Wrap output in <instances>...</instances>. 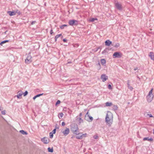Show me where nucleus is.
Listing matches in <instances>:
<instances>
[{
	"mask_svg": "<svg viewBox=\"0 0 154 154\" xmlns=\"http://www.w3.org/2000/svg\"><path fill=\"white\" fill-rule=\"evenodd\" d=\"M112 44V42L109 40H107L105 42V44L106 45L109 46Z\"/></svg>",
	"mask_w": 154,
	"mask_h": 154,
	"instance_id": "nucleus-14",
	"label": "nucleus"
},
{
	"mask_svg": "<svg viewBox=\"0 0 154 154\" xmlns=\"http://www.w3.org/2000/svg\"><path fill=\"white\" fill-rule=\"evenodd\" d=\"M109 49L106 48L102 52V54H104V53L107 52L109 51Z\"/></svg>",
	"mask_w": 154,
	"mask_h": 154,
	"instance_id": "nucleus-28",
	"label": "nucleus"
},
{
	"mask_svg": "<svg viewBox=\"0 0 154 154\" xmlns=\"http://www.w3.org/2000/svg\"><path fill=\"white\" fill-rule=\"evenodd\" d=\"M153 134H154V129L153 130Z\"/></svg>",
	"mask_w": 154,
	"mask_h": 154,
	"instance_id": "nucleus-52",
	"label": "nucleus"
},
{
	"mask_svg": "<svg viewBox=\"0 0 154 154\" xmlns=\"http://www.w3.org/2000/svg\"><path fill=\"white\" fill-rule=\"evenodd\" d=\"M112 109L114 111L118 109V107L116 105H113V106Z\"/></svg>",
	"mask_w": 154,
	"mask_h": 154,
	"instance_id": "nucleus-23",
	"label": "nucleus"
},
{
	"mask_svg": "<svg viewBox=\"0 0 154 154\" xmlns=\"http://www.w3.org/2000/svg\"><path fill=\"white\" fill-rule=\"evenodd\" d=\"M137 78L139 79V78L138 77H137Z\"/></svg>",
	"mask_w": 154,
	"mask_h": 154,
	"instance_id": "nucleus-54",
	"label": "nucleus"
},
{
	"mask_svg": "<svg viewBox=\"0 0 154 154\" xmlns=\"http://www.w3.org/2000/svg\"><path fill=\"white\" fill-rule=\"evenodd\" d=\"M43 94V93L41 94H38L36 95V96H34L33 98V100H35L37 97H39L42 95Z\"/></svg>",
	"mask_w": 154,
	"mask_h": 154,
	"instance_id": "nucleus-21",
	"label": "nucleus"
},
{
	"mask_svg": "<svg viewBox=\"0 0 154 154\" xmlns=\"http://www.w3.org/2000/svg\"><path fill=\"white\" fill-rule=\"evenodd\" d=\"M23 94V93L20 92H18L17 95V97L18 98L20 99L21 98V96Z\"/></svg>",
	"mask_w": 154,
	"mask_h": 154,
	"instance_id": "nucleus-17",
	"label": "nucleus"
},
{
	"mask_svg": "<svg viewBox=\"0 0 154 154\" xmlns=\"http://www.w3.org/2000/svg\"><path fill=\"white\" fill-rule=\"evenodd\" d=\"M129 82H130V81L129 80H128V83H127L128 88L130 90H133V88L129 84Z\"/></svg>",
	"mask_w": 154,
	"mask_h": 154,
	"instance_id": "nucleus-19",
	"label": "nucleus"
},
{
	"mask_svg": "<svg viewBox=\"0 0 154 154\" xmlns=\"http://www.w3.org/2000/svg\"><path fill=\"white\" fill-rule=\"evenodd\" d=\"M71 63L70 62H68V63Z\"/></svg>",
	"mask_w": 154,
	"mask_h": 154,
	"instance_id": "nucleus-53",
	"label": "nucleus"
},
{
	"mask_svg": "<svg viewBox=\"0 0 154 154\" xmlns=\"http://www.w3.org/2000/svg\"><path fill=\"white\" fill-rule=\"evenodd\" d=\"M87 134L85 133V134H81V135L82 136V139L84 137H86L87 136Z\"/></svg>",
	"mask_w": 154,
	"mask_h": 154,
	"instance_id": "nucleus-36",
	"label": "nucleus"
},
{
	"mask_svg": "<svg viewBox=\"0 0 154 154\" xmlns=\"http://www.w3.org/2000/svg\"><path fill=\"white\" fill-rule=\"evenodd\" d=\"M147 115L149 116V117H152L153 116H152L151 114H148Z\"/></svg>",
	"mask_w": 154,
	"mask_h": 154,
	"instance_id": "nucleus-44",
	"label": "nucleus"
},
{
	"mask_svg": "<svg viewBox=\"0 0 154 154\" xmlns=\"http://www.w3.org/2000/svg\"><path fill=\"white\" fill-rule=\"evenodd\" d=\"M67 26V25L64 24L60 26V28L61 29H64V27Z\"/></svg>",
	"mask_w": 154,
	"mask_h": 154,
	"instance_id": "nucleus-32",
	"label": "nucleus"
},
{
	"mask_svg": "<svg viewBox=\"0 0 154 154\" xmlns=\"http://www.w3.org/2000/svg\"><path fill=\"white\" fill-rule=\"evenodd\" d=\"M93 138L95 139H97L98 138V137L97 135H94L93 136Z\"/></svg>",
	"mask_w": 154,
	"mask_h": 154,
	"instance_id": "nucleus-40",
	"label": "nucleus"
},
{
	"mask_svg": "<svg viewBox=\"0 0 154 154\" xmlns=\"http://www.w3.org/2000/svg\"><path fill=\"white\" fill-rule=\"evenodd\" d=\"M66 41H67V40L65 39H64L63 40V41L64 42H66Z\"/></svg>",
	"mask_w": 154,
	"mask_h": 154,
	"instance_id": "nucleus-48",
	"label": "nucleus"
},
{
	"mask_svg": "<svg viewBox=\"0 0 154 154\" xmlns=\"http://www.w3.org/2000/svg\"><path fill=\"white\" fill-rule=\"evenodd\" d=\"M76 118V120L79 124H80L81 123L83 122V120L81 118H79L78 116H77Z\"/></svg>",
	"mask_w": 154,
	"mask_h": 154,
	"instance_id": "nucleus-11",
	"label": "nucleus"
},
{
	"mask_svg": "<svg viewBox=\"0 0 154 154\" xmlns=\"http://www.w3.org/2000/svg\"><path fill=\"white\" fill-rule=\"evenodd\" d=\"M53 133H52V132H50L49 133L50 135V137L51 138H52L53 137Z\"/></svg>",
	"mask_w": 154,
	"mask_h": 154,
	"instance_id": "nucleus-34",
	"label": "nucleus"
},
{
	"mask_svg": "<svg viewBox=\"0 0 154 154\" xmlns=\"http://www.w3.org/2000/svg\"><path fill=\"white\" fill-rule=\"evenodd\" d=\"M35 22H36V21H33L32 22L31 24L32 25H33V24H34Z\"/></svg>",
	"mask_w": 154,
	"mask_h": 154,
	"instance_id": "nucleus-45",
	"label": "nucleus"
},
{
	"mask_svg": "<svg viewBox=\"0 0 154 154\" xmlns=\"http://www.w3.org/2000/svg\"><path fill=\"white\" fill-rule=\"evenodd\" d=\"M48 151L49 152H52L53 151V148H51L50 147H48Z\"/></svg>",
	"mask_w": 154,
	"mask_h": 154,
	"instance_id": "nucleus-29",
	"label": "nucleus"
},
{
	"mask_svg": "<svg viewBox=\"0 0 154 154\" xmlns=\"http://www.w3.org/2000/svg\"><path fill=\"white\" fill-rule=\"evenodd\" d=\"M115 5L116 8L119 10H122V5L121 4L119 3V2H117L115 3Z\"/></svg>",
	"mask_w": 154,
	"mask_h": 154,
	"instance_id": "nucleus-6",
	"label": "nucleus"
},
{
	"mask_svg": "<svg viewBox=\"0 0 154 154\" xmlns=\"http://www.w3.org/2000/svg\"><path fill=\"white\" fill-rule=\"evenodd\" d=\"M149 56L150 57L151 59L154 60V54L152 52H150L149 55Z\"/></svg>",
	"mask_w": 154,
	"mask_h": 154,
	"instance_id": "nucleus-13",
	"label": "nucleus"
},
{
	"mask_svg": "<svg viewBox=\"0 0 154 154\" xmlns=\"http://www.w3.org/2000/svg\"><path fill=\"white\" fill-rule=\"evenodd\" d=\"M121 56V53L119 52H115L113 55V58H120Z\"/></svg>",
	"mask_w": 154,
	"mask_h": 154,
	"instance_id": "nucleus-7",
	"label": "nucleus"
},
{
	"mask_svg": "<svg viewBox=\"0 0 154 154\" xmlns=\"http://www.w3.org/2000/svg\"><path fill=\"white\" fill-rule=\"evenodd\" d=\"M56 128H55L53 130L52 132H52V133L54 134L56 133Z\"/></svg>",
	"mask_w": 154,
	"mask_h": 154,
	"instance_id": "nucleus-39",
	"label": "nucleus"
},
{
	"mask_svg": "<svg viewBox=\"0 0 154 154\" xmlns=\"http://www.w3.org/2000/svg\"><path fill=\"white\" fill-rule=\"evenodd\" d=\"M77 135H78L77 136H76L75 137L76 138L78 139H82V136L81 135V133H78V134H77Z\"/></svg>",
	"mask_w": 154,
	"mask_h": 154,
	"instance_id": "nucleus-16",
	"label": "nucleus"
},
{
	"mask_svg": "<svg viewBox=\"0 0 154 154\" xmlns=\"http://www.w3.org/2000/svg\"><path fill=\"white\" fill-rule=\"evenodd\" d=\"M153 140V139L152 138H149V137H145L143 139V140H148L149 141H152Z\"/></svg>",
	"mask_w": 154,
	"mask_h": 154,
	"instance_id": "nucleus-18",
	"label": "nucleus"
},
{
	"mask_svg": "<svg viewBox=\"0 0 154 154\" xmlns=\"http://www.w3.org/2000/svg\"><path fill=\"white\" fill-rule=\"evenodd\" d=\"M88 112L86 114V115H85V119L88 122H90L89 120V117L88 116Z\"/></svg>",
	"mask_w": 154,
	"mask_h": 154,
	"instance_id": "nucleus-15",
	"label": "nucleus"
},
{
	"mask_svg": "<svg viewBox=\"0 0 154 154\" xmlns=\"http://www.w3.org/2000/svg\"><path fill=\"white\" fill-rule=\"evenodd\" d=\"M80 117H81L82 116V113H80L79 115Z\"/></svg>",
	"mask_w": 154,
	"mask_h": 154,
	"instance_id": "nucleus-49",
	"label": "nucleus"
},
{
	"mask_svg": "<svg viewBox=\"0 0 154 154\" xmlns=\"http://www.w3.org/2000/svg\"><path fill=\"white\" fill-rule=\"evenodd\" d=\"M32 61V57L29 54H28L25 60V63L27 64H29L31 63Z\"/></svg>",
	"mask_w": 154,
	"mask_h": 154,
	"instance_id": "nucleus-4",
	"label": "nucleus"
},
{
	"mask_svg": "<svg viewBox=\"0 0 154 154\" xmlns=\"http://www.w3.org/2000/svg\"><path fill=\"white\" fill-rule=\"evenodd\" d=\"M105 121L106 125L109 126H110L113 121V115L110 112L108 111L105 118Z\"/></svg>",
	"mask_w": 154,
	"mask_h": 154,
	"instance_id": "nucleus-1",
	"label": "nucleus"
},
{
	"mask_svg": "<svg viewBox=\"0 0 154 154\" xmlns=\"http://www.w3.org/2000/svg\"><path fill=\"white\" fill-rule=\"evenodd\" d=\"M61 36H62L61 34H58L56 35L55 37V41L56 42L57 40V39Z\"/></svg>",
	"mask_w": 154,
	"mask_h": 154,
	"instance_id": "nucleus-22",
	"label": "nucleus"
},
{
	"mask_svg": "<svg viewBox=\"0 0 154 154\" xmlns=\"http://www.w3.org/2000/svg\"><path fill=\"white\" fill-rule=\"evenodd\" d=\"M101 62L102 64L104 65V64L106 63V60L105 59H101Z\"/></svg>",
	"mask_w": 154,
	"mask_h": 154,
	"instance_id": "nucleus-27",
	"label": "nucleus"
},
{
	"mask_svg": "<svg viewBox=\"0 0 154 154\" xmlns=\"http://www.w3.org/2000/svg\"><path fill=\"white\" fill-rule=\"evenodd\" d=\"M61 132L64 136H66L69 134V128H66L65 130H62Z\"/></svg>",
	"mask_w": 154,
	"mask_h": 154,
	"instance_id": "nucleus-8",
	"label": "nucleus"
},
{
	"mask_svg": "<svg viewBox=\"0 0 154 154\" xmlns=\"http://www.w3.org/2000/svg\"><path fill=\"white\" fill-rule=\"evenodd\" d=\"M108 79V77L105 74H103L101 75V79L102 80L103 82H104L106 81Z\"/></svg>",
	"mask_w": 154,
	"mask_h": 154,
	"instance_id": "nucleus-9",
	"label": "nucleus"
},
{
	"mask_svg": "<svg viewBox=\"0 0 154 154\" xmlns=\"http://www.w3.org/2000/svg\"><path fill=\"white\" fill-rule=\"evenodd\" d=\"M60 103V101L59 100H58L57 101V102L56 103V104L57 105L58 104H59Z\"/></svg>",
	"mask_w": 154,
	"mask_h": 154,
	"instance_id": "nucleus-42",
	"label": "nucleus"
},
{
	"mask_svg": "<svg viewBox=\"0 0 154 154\" xmlns=\"http://www.w3.org/2000/svg\"><path fill=\"white\" fill-rule=\"evenodd\" d=\"M20 132L22 134L25 135V134H27V133L26 132L24 131V130H21L20 131Z\"/></svg>",
	"mask_w": 154,
	"mask_h": 154,
	"instance_id": "nucleus-24",
	"label": "nucleus"
},
{
	"mask_svg": "<svg viewBox=\"0 0 154 154\" xmlns=\"http://www.w3.org/2000/svg\"><path fill=\"white\" fill-rule=\"evenodd\" d=\"M88 116L89 117V120L90 122L92 121L93 119V118L91 116H89L88 114Z\"/></svg>",
	"mask_w": 154,
	"mask_h": 154,
	"instance_id": "nucleus-33",
	"label": "nucleus"
},
{
	"mask_svg": "<svg viewBox=\"0 0 154 154\" xmlns=\"http://www.w3.org/2000/svg\"><path fill=\"white\" fill-rule=\"evenodd\" d=\"M119 44L117 43L115 45V47H118L119 46Z\"/></svg>",
	"mask_w": 154,
	"mask_h": 154,
	"instance_id": "nucleus-43",
	"label": "nucleus"
},
{
	"mask_svg": "<svg viewBox=\"0 0 154 154\" xmlns=\"http://www.w3.org/2000/svg\"><path fill=\"white\" fill-rule=\"evenodd\" d=\"M2 114L3 115H5V111L4 110L2 111Z\"/></svg>",
	"mask_w": 154,
	"mask_h": 154,
	"instance_id": "nucleus-41",
	"label": "nucleus"
},
{
	"mask_svg": "<svg viewBox=\"0 0 154 154\" xmlns=\"http://www.w3.org/2000/svg\"><path fill=\"white\" fill-rule=\"evenodd\" d=\"M15 14L17 13L18 15H20L21 14V12L18 11V10H16L15 11Z\"/></svg>",
	"mask_w": 154,
	"mask_h": 154,
	"instance_id": "nucleus-31",
	"label": "nucleus"
},
{
	"mask_svg": "<svg viewBox=\"0 0 154 154\" xmlns=\"http://www.w3.org/2000/svg\"><path fill=\"white\" fill-rule=\"evenodd\" d=\"M7 13L10 16L15 15V11H9L7 12Z\"/></svg>",
	"mask_w": 154,
	"mask_h": 154,
	"instance_id": "nucleus-12",
	"label": "nucleus"
},
{
	"mask_svg": "<svg viewBox=\"0 0 154 154\" xmlns=\"http://www.w3.org/2000/svg\"><path fill=\"white\" fill-rule=\"evenodd\" d=\"M152 91L153 88H152L146 96V100L148 102H150L153 100L154 96L152 94Z\"/></svg>",
	"mask_w": 154,
	"mask_h": 154,
	"instance_id": "nucleus-3",
	"label": "nucleus"
},
{
	"mask_svg": "<svg viewBox=\"0 0 154 154\" xmlns=\"http://www.w3.org/2000/svg\"><path fill=\"white\" fill-rule=\"evenodd\" d=\"M9 41L8 40H5L3 41L2 42L0 43V45H2L3 44L7 42H9Z\"/></svg>",
	"mask_w": 154,
	"mask_h": 154,
	"instance_id": "nucleus-26",
	"label": "nucleus"
},
{
	"mask_svg": "<svg viewBox=\"0 0 154 154\" xmlns=\"http://www.w3.org/2000/svg\"><path fill=\"white\" fill-rule=\"evenodd\" d=\"M28 93V92L27 91H26L25 92L23 93V95L24 96H26Z\"/></svg>",
	"mask_w": 154,
	"mask_h": 154,
	"instance_id": "nucleus-37",
	"label": "nucleus"
},
{
	"mask_svg": "<svg viewBox=\"0 0 154 154\" xmlns=\"http://www.w3.org/2000/svg\"><path fill=\"white\" fill-rule=\"evenodd\" d=\"M42 141L44 143L47 144L49 142V140L46 137H44L42 139Z\"/></svg>",
	"mask_w": 154,
	"mask_h": 154,
	"instance_id": "nucleus-10",
	"label": "nucleus"
},
{
	"mask_svg": "<svg viewBox=\"0 0 154 154\" xmlns=\"http://www.w3.org/2000/svg\"><path fill=\"white\" fill-rule=\"evenodd\" d=\"M62 126H64L65 125V123L64 122H63L61 124Z\"/></svg>",
	"mask_w": 154,
	"mask_h": 154,
	"instance_id": "nucleus-46",
	"label": "nucleus"
},
{
	"mask_svg": "<svg viewBox=\"0 0 154 154\" xmlns=\"http://www.w3.org/2000/svg\"><path fill=\"white\" fill-rule=\"evenodd\" d=\"M97 66V67L98 69L100 70L101 68V66L99 62L96 64Z\"/></svg>",
	"mask_w": 154,
	"mask_h": 154,
	"instance_id": "nucleus-25",
	"label": "nucleus"
},
{
	"mask_svg": "<svg viewBox=\"0 0 154 154\" xmlns=\"http://www.w3.org/2000/svg\"><path fill=\"white\" fill-rule=\"evenodd\" d=\"M71 129L72 132L74 134H77L79 132V128L76 124H72L71 125Z\"/></svg>",
	"mask_w": 154,
	"mask_h": 154,
	"instance_id": "nucleus-2",
	"label": "nucleus"
},
{
	"mask_svg": "<svg viewBox=\"0 0 154 154\" xmlns=\"http://www.w3.org/2000/svg\"><path fill=\"white\" fill-rule=\"evenodd\" d=\"M95 20H97V19L96 18H92L91 20V22H94Z\"/></svg>",
	"mask_w": 154,
	"mask_h": 154,
	"instance_id": "nucleus-35",
	"label": "nucleus"
},
{
	"mask_svg": "<svg viewBox=\"0 0 154 154\" xmlns=\"http://www.w3.org/2000/svg\"><path fill=\"white\" fill-rule=\"evenodd\" d=\"M137 69H138V68H134V70H135V71H136L137 70Z\"/></svg>",
	"mask_w": 154,
	"mask_h": 154,
	"instance_id": "nucleus-50",
	"label": "nucleus"
},
{
	"mask_svg": "<svg viewBox=\"0 0 154 154\" xmlns=\"http://www.w3.org/2000/svg\"><path fill=\"white\" fill-rule=\"evenodd\" d=\"M53 33V30L52 29H51V31H50V33L51 34H52V33Z\"/></svg>",
	"mask_w": 154,
	"mask_h": 154,
	"instance_id": "nucleus-47",
	"label": "nucleus"
},
{
	"mask_svg": "<svg viewBox=\"0 0 154 154\" xmlns=\"http://www.w3.org/2000/svg\"><path fill=\"white\" fill-rule=\"evenodd\" d=\"M7 31H6L4 33L5 34H6V32H7Z\"/></svg>",
	"mask_w": 154,
	"mask_h": 154,
	"instance_id": "nucleus-51",
	"label": "nucleus"
},
{
	"mask_svg": "<svg viewBox=\"0 0 154 154\" xmlns=\"http://www.w3.org/2000/svg\"><path fill=\"white\" fill-rule=\"evenodd\" d=\"M68 23L70 25L73 26L77 25L78 24V21L75 20H70L69 21Z\"/></svg>",
	"mask_w": 154,
	"mask_h": 154,
	"instance_id": "nucleus-5",
	"label": "nucleus"
},
{
	"mask_svg": "<svg viewBox=\"0 0 154 154\" xmlns=\"http://www.w3.org/2000/svg\"><path fill=\"white\" fill-rule=\"evenodd\" d=\"M0 110H1V109H0Z\"/></svg>",
	"mask_w": 154,
	"mask_h": 154,
	"instance_id": "nucleus-55",
	"label": "nucleus"
},
{
	"mask_svg": "<svg viewBox=\"0 0 154 154\" xmlns=\"http://www.w3.org/2000/svg\"><path fill=\"white\" fill-rule=\"evenodd\" d=\"M108 88L109 89H112V88L111 85L110 84H109L108 85Z\"/></svg>",
	"mask_w": 154,
	"mask_h": 154,
	"instance_id": "nucleus-38",
	"label": "nucleus"
},
{
	"mask_svg": "<svg viewBox=\"0 0 154 154\" xmlns=\"http://www.w3.org/2000/svg\"><path fill=\"white\" fill-rule=\"evenodd\" d=\"M105 105L106 106H110L112 105V102H108L105 103Z\"/></svg>",
	"mask_w": 154,
	"mask_h": 154,
	"instance_id": "nucleus-20",
	"label": "nucleus"
},
{
	"mask_svg": "<svg viewBox=\"0 0 154 154\" xmlns=\"http://www.w3.org/2000/svg\"><path fill=\"white\" fill-rule=\"evenodd\" d=\"M63 113L61 112L59 113L58 114V116L59 118H62L63 116Z\"/></svg>",
	"mask_w": 154,
	"mask_h": 154,
	"instance_id": "nucleus-30",
	"label": "nucleus"
}]
</instances>
